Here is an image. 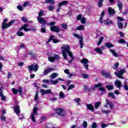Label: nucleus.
<instances>
[{
  "mask_svg": "<svg viewBox=\"0 0 128 128\" xmlns=\"http://www.w3.org/2000/svg\"><path fill=\"white\" fill-rule=\"evenodd\" d=\"M50 30L52 32H60V28L56 26H52L50 27Z\"/></svg>",
  "mask_w": 128,
  "mask_h": 128,
  "instance_id": "nucleus-15",
  "label": "nucleus"
},
{
  "mask_svg": "<svg viewBox=\"0 0 128 128\" xmlns=\"http://www.w3.org/2000/svg\"><path fill=\"white\" fill-rule=\"evenodd\" d=\"M40 92L42 94V96H44L45 94H52V90H44L42 89L40 90Z\"/></svg>",
  "mask_w": 128,
  "mask_h": 128,
  "instance_id": "nucleus-14",
  "label": "nucleus"
},
{
  "mask_svg": "<svg viewBox=\"0 0 128 128\" xmlns=\"http://www.w3.org/2000/svg\"><path fill=\"white\" fill-rule=\"evenodd\" d=\"M68 4V1H62V2H60L58 4V6L59 8L62 6H66Z\"/></svg>",
  "mask_w": 128,
  "mask_h": 128,
  "instance_id": "nucleus-23",
  "label": "nucleus"
},
{
  "mask_svg": "<svg viewBox=\"0 0 128 128\" xmlns=\"http://www.w3.org/2000/svg\"><path fill=\"white\" fill-rule=\"evenodd\" d=\"M50 82L52 84H58V80H50Z\"/></svg>",
  "mask_w": 128,
  "mask_h": 128,
  "instance_id": "nucleus-44",
  "label": "nucleus"
},
{
  "mask_svg": "<svg viewBox=\"0 0 128 128\" xmlns=\"http://www.w3.org/2000/svg\"><path fill=\"white\" fill-rule=\"evenodd\" d=\"M37 20L38 24H42L41 26L42 28V26H44V24H46V20L44 19V18L37 17Z\"/></svg>",
  "mask_w": 128,
  "mask_h": 128,
  "instance_id": "nucleus-7",
  "label": "nucleus"
},
{
  "mask_svg": "<svg viewBox=\"0 0 128 128\" xmlns=\"http://www.w3.org/2000/svg\"><path fill=\"white\" fill-rule=\"evenodd\" d=\"M60 98L61 100V98H66V96H64V94L62 92H60Z\"/></svg>",
  "mask_w": 128,
  "mask_h": 128,
  "instance_id": "nucleus-38",
  "label": "nucleus"
},
{
  "mask_svg": "<svg viewBox=\"0 0 128 128\" xmlns=\"http://www.w3.org/2000/svg\"><path fill=\"white\" fill-rule=\"evenodd\" d=\"M101 126H102V128H105L108 126V124L102 123L101 125Z\"/></svg>",
  "mask_w": 128,
  "mask_h": 128,
  "instance_id": "nucleus-60",
  "label": "nucleus"
},
{
  "mask_svg": "<svg viewBox=\"0 0 128 128\" xmlns=\"http://www.w3.org/2000/svg\"><path fill=\"white\" fill-rule=\"evenodd\" d=\"M91 127L92 128H98V124H96V122H94L92 124Z\"/></svg>",
  "mask_w": 128,
  "mask_h": 128,
  "instance_id": "nucleus-59",
  "label": "nucleus"
},
{
  "mask_svg": "<svg viewBox=\"0 0 128 128\" xmlns=\"http://www.w3.org/2000/svg\"><path fill=\"white\" fill-rule=\"evenodd\" d=\"M82 76L83 78L86 80L87 78H90V76L88 74H82Z\"/></svg>",
  "mask_w": 128,
  "mask_h": 128,
  "instance_id": "nucleus-37",
  "label": "nucleus"
},
{
  "mask_svg": "<svg viewBox=\"0 0 128 128\" xmlns=\"http://www.w3.org/2000/svg\"><path fill=\"white\" fill-rule=\"evenodd\" d=\"M0 118L1 120H2L3 122H6V117L4 116V115H2L0 117Z\"/></svg>",
  "mask_w": 128,
  "mask_h": 128,
  "instance_id": "nucleus-63",
  "label": "nucleus"
},
{
  "mask_svg": "<svg viewBox=\"0 0 128 128\" xmlns=\"http://www.w3.org/2000/svg\"><path fill=\"white\" fill-rule=\"evenodd\" d=\"M17 8L20 10V12H22L24 10V8H22V6L20 5H18L17 6Z\"/></svg>",
  "mask_w": 128,
  "mask_h": 128,
  "instance_id": "nucleus-48",
  "label": "nucleus"
},
{
  "mask_svg": "<svg viewBox=\"0 0 128 128\" xmlns=\"http://www.w3.org/2000/svg\"><path fill=\"white\" fill-rule=\"evenodd\" d=\"M14 110L16 114H17V116H18V114H20V106L16 105V106H15V107L14 108Z\"/></svg>",
  "mask_w": 128,
  "mask_h": 128,
  "instance_id": "nucleus-22",
  "label": "nucleus"
},
{
  "mask_svg": "<svg viewBox=\"0 0 128 128\" xmlns=\"http://www.w3.org/2000/svg\"><path fill=\"white\" fill-rule=\"evenodd\" d=\"M100 86H102V83H99L94 86V88H100Z\"/></svg>",
  "mask_w": 128,
  "mask_h": 128,
  "instance_id": "nucleus-53",
  "label": "nucleus"
},
{
  "mask_svg": "<svg viewBox=\"0 0 128 128\" xmlns=\"http://www.w3.org/2000/svg\"><path fill=\"white\" fill-rule=\"evenodd\" d=\"M60 48L62 49V52L64 60H68V54L71 58L72 60H69V64H72L74 60V56L72 52L70 51V46L68 44H64Z\"/></svg>",
  "mask_w": 128,
  "mask_h": 128,
  "instance_id": "nucleus-1",
  "label": "nucleus"
},
{
  "mask_svg": "<svg viewBox=\"0 0 128 128\" xmlns=\"http://www.w3.org/2000/svg\"><path fill=\"white\" fill-rule=\"evenodd\" d=\"M52 70H54V69L52 68H48L46 70H44L43 72V76H46V74H48L50 72H52Z\"/></svg>",
  "mask_w": 128,
  "mask_h": 128,
  "instance_id": "nucleus-11",
  "label": "nucleus"
},
{
  "mask_svg": "<svg viewBox=\"0 0 128 128\" xmlns=\"http://www.w3.org/2000/svg\"><path fill=\"white\" fill-rule=\"evenodd\" d=\"M16 34L17 36H24V32H22V30H20V28L17 32Z\"/></svg>",
  "mask_w": 128,
  "mask_h": 128,
  "instance_id": "nucleus-28",
  "label": "nucleus"
},
{
  "mask_svg": "<svg viewBox=\"0 0 128 128\" xmlns=\"http://www.w3.org/2000/svg\"><path fill=\"white\" fill-rule=\"evenodd\" d=\"M84 28V26L83 25H80L79 26L76 28V30H82Z\"/></svg>",
  "mask_w": 128,
  "mask_h": 128,
  "instance_id": "nucleus-34",
  "label": "nucleus"
},
{
  "mask_svg": "<svg viewBox=\"0 0 128 128\" xmlns=\"http://www.w3.org/2000/svg\"><path fill=\"white\" fill-rule=\"evenodd\" d=\"M56 112H57V114H59V116H66V113H64V111L61 108H57L56 110Z\"/></svg>",
  "mask_w": 128,
  "mask_h": 128,
  "instance_id": "nucleus-10",
  "label": "nucleus"
},
{
  "mask_svg": "<svg viewBox=\"0 0 128 128\" xmlns=\"http://www.w3.org/2000/svg\"><path fill=\"white\" fill-rule=\"evenodd\" d=\"M58 76V73L54 72L52 74V75H50V78H56Z\"/></svg>",
  "mask_w": 128,
  "mask_h": 128,
  "instance_id": "nucleus-35",
  "label": "nucleus"
},
{
  "mask_svg": "<svg viewBox=\"0 0 128 128\" xmlns=\"http://www.w3.org/2000/svg\"><path fill=\"white\" fill-rule=\"evenodd\" d=\"M102 74L103 76H104L106 78H112V76H110V74L108 72L106 73V72H102Z\"/></svg>",
  "mask_w": 128,
  "mask_h": 128,
  "instance_id": "nucleus-30",
  "label": "nucleus"
},
{
  "mask_svg": "<svg viewBox=\"0 0 128 128\" xmlns=\"http://www.w3.org/2000/svg\"><path fill=\"white\" fill-rule=\"evenodd\" d=\"M54 35H52L50 36V40H48V42H50V40H53V42L54 44H58V42H60V40H56V39H54Z\"/></svg>",
  "mask_w": 128,
  "mask_h": 128,
  "instance_id": "nucleus-17",
  "label": "nucleus"
},
{
  "mask_svg": "<svg viewBox=\"0 0 128 128\" xmlns=\"http://www.w3.org/2000/svg\"><path fill=\"white\" fill-rule=\"evenodd\" d=\"M86 108L88 110H91L93 112H94V106H92V104H88L86 105Z\"/></svg>",
  "mask_w": 128,
  "mask_h": 128,
  "instance_id": "nucleus-20",
  "label": "nucleus"
},
{
  "mask_svg": "<svg viewBox=\"0 0 128 128\" xmlns=\"http://www.w3.org/2000/svg\"><path fill=\"white\" fill-rule=\"evenodd\" d=\"M108 12L110 16H114V10L112 9L111 7L108 8Z\"/></svg>",
  "mask_w": 128,
  "mask_h": 128,
  "instance_id": "nucleus-24",
  "label": "nucleus"
},
{
  "mask_svg": "<svg viewBox=\"0 0 128 128\" xmlns=\"http://www.w3.org/2000/svg\"><path fill=\"white\" fill-rule=\"evenodd\" d=\"M118 42L120 44H126V40H124V39H120L118 40Z\"/></svg>",
  "mask_w": 128,
  "mask_h": 128,
  "instance_id": "nucleus-61",
  "label": "nucleus"
},
{
  "mask_svg": "<svg viewBox=\"0 0 128 128\" xmlns=\"http://www.w3.org/2000/svg\"><path fill=\"white\" fill-rule=\"evenodd\" d=\"M106 48L105 46H102L101 48L98 47L96 48H94V52H98V54H102V50Z\"/></svg>",
  "mask_w": 128,
  "mask_h": 128,
  "instance_id": "nucleus-13",
  "label": "nucleus"
},
{
  "mask_svg": "<svg viewBox=\"0 0 128 128\" xmlns=\"http://www.w3.org/2000/svg\"><path fill=\"white\" fill-rule=\"evenodd\" d=\"M82 126L84 128H88V122H86V121H84L82 124Z\"/></svg>",
  "mask_w": 128,
  "mask_h": 128,
  "instance_id": "nucleus-52",
  "label": "nucleus"
},
{
  "mask_svg": "<svg viewBox=\"0 0 128 128\" xmlns=\"http://www.w3.org/2000/svg\"><path fill=\"white\" fill-rule=\"evenodd\" d=\"M74 36L75 38H79V40H82V36L78 35V34H74Z\"/></svg>",
  "mask_w": 128,
  "mask_h": 128,
  "instance_id": "nucleus-50",
  "label": "nucleus"
},
{
  "mask_svg": "<svg viewBox=\"0 0 128 128\" xmlns=\"http://www.w3.org/2000/svg\"><path fill=\"white\" fill-rule=\"evenodd\" d=\"M74 102H76L78 106H80V98H75L74 99Z\"/></svg>",
  "mask_w": 128,
  "mask_h": 128,
  "instance_id": "nucleus-47",
  "label": "nucleus"
},
{
  "mask_svg": "<svg viewBox=\"0 0 128 128\" xmlns=\"http://www.w3.org/2000/svg\"><path fill=\"white\" fill-rule=\"evenodd\" d=\"M36 112H38V108H36V106H35L30 116V118H31L33 122H36V118L34 117V116H36Z\"/></svg>",
  "mask_w": 128,
  "mask_h": 128,
  "instance_id": "nucleus-3",
  "label": "nucleus"
},
{
  "mask_svg": "<svg viewBox=\"0 0 128 128\" xmlns=\"http://www.w3.org/2000/svg\"><path fill=\"white\" fill-rule=\"evenodd\" d=\"M81 22L83 24H86V18H81Z\"/></svg>",
  "mask_w": 128,
  "mask_h": 128,
  "instance_id": "nucleus-62",
  "label": "nucleus"
},
{
  "mask_svg": "<svg viewBox=\"0 0 128 128\" xmlns=\"http://www.w3.org/2000/svg\"><path fill=\"white\" fill-rule=\"evenodd\" d=\"M45 4H54V0H46L45 2Z\"/></svg>",
  "mask_w": 128,
  "mask_h": 128,
  "instance_id": "nucleus-40",
  "label": "nucleus"
},
{
  "mask_svg": "<svg viewBox=\"0 0 128 128\" xmlns=\"http://www.w3.org/2000/svg\"><path fill=\"white\" fill-rule=\"evenodd\" d=\"M81 64H83V66L86 70H88V60L86 58H84L82 60H80Z\"/></svg>",
  "mask_w": 128,
  "mask_h": 128,
  "instance_id": "nucleus-6",
  "label": "nucleus"
},
{
  "mask_svg": "<svg viewBox=\"0 0 128 128\" xmlns=\"http://www.w3.org/2000/svg\"><path fill=\"white\" fill-rule=\"evenodd\" d=\"M58 58H60V56L56 54H55L53 57H48V60L49 62H54L56 60H58Z\"/></svg>",
  "mask_w": 128,
  "mask_h": 128,
  "instance_id": "nucleus-12",
  "label": "nucleus"
},
{
  "mask_svg": "<svg viewBox=\"0 0 128 128\" xmlns=\"http://www.w3.org/2000/svg\"><path fill=\"white\" fill-rule=\"evenodd\" d=\"M72 88H74V85L71 84L69 86V87L68 88L67 90H70Z\"/></svg>",
  "mask_w": 128,
  "mask_h": 128,
  "instance_id": "nucleus-55",
  "label": "nucleus"
},
{
  "mask_svg": "<svg viewBox=\"0 0 128 128\" xmlns=\"http://www.w3.org/2000/svg\"><path fill=\"white\" fill-rule=\"evenodd\" d=\"M124 72H126V70L122 69L120 71H119L118 73H117L116 72H115L114 74H116V76H118V78L122 79L124 78V77H122V74H124Z\"/></svg>",
  "mask_w": 128,
  "mask_h": 128,
  "instance_id": "nucleus-5",
  "label": "nucleus"
},
{
  "mask_svg": "<svg viewBox=\"0 0 128 128\" xmlns=\"http://www.w3.org/2000/svg\"><path fill=\"white\" fill-rule=\"evenodd\" d=\"M114 85L116 88L120 89V87L122 86V82L119 80H116L114 82Z\"/></svg>",
  "mask_w": 128,
  "mask_h": 128,
  "instance_id": "nucleus-19",
  "label": "nucleus"
},
{
  "mask_svg": "<svg viewBox=\"0 0 128 128\" xmlns=\"http://www.w3.org/2000/svg\"><path fill=\"white\" fill-rule=\"evenodd\" d=\"M104 23L106 24V26H110V24H112V20H104Z\"/></svg>",
  "mask_w": 128,
  "mask_h": 128,
  "instance_id": "nucleus-29",
  "label": "nucleus"
},
{
  "mask_svg": "<svg viewBox=\"0 0 128 128\" xmlns=\"http://www.w3.org/2000/svg\"><path fill=\"white\" fill-rule=\"evenodd\" d=\"M105 46L108 48H114V44H110L108 42H106Z\"/></svg>",
  "mask_w": 128,
  "mask_h": 128,
  "instance_id": "nucleus-33",
  "label": "nucleus"
},
{
  "mask_svg": "<svg viewBox=\"0 0 128 128\" xmlns=\"http://www.w3.org/2000/svg\"><path fill=\"white\" fill-rule=\"evenodd\" d=\"M28 56H36V53L30 52L28 53Z\"/></svg>",
  "mask_w": 128,
  "mask_h": 128,
  "instance_id": "nucleus-58",
  "label": "nucleus"
},
{
  "mask_svg": "<svg viewBox=\"0 0 128 128\" xmlns=\"http://www.w3.org/2000/svg\"><path fill=\"white\" fill-rule=\"evenodd\" d=\"M102 104V102H96L94 104V108L96 110H98V108H99V106Z\"/></svg>",
  "mask_w": 128,
  "mask_h": 128,
  "instance_id": "nucleus-36",
  "label": "nucleus"
},
{
  "mask_svg": "<svg viewBox=\"0 0 128 128\" xmlns=\"http://www.w3.org/2000/svg\"><path fill=\"white\" fill-rule=\"evenodd\" d=\"M61 26H62L64 30H66V28H68V24L63 23L61 24Z\"/></svg>",
  "mask_w": 128,
  "mask_h": 128,
  "instance_id": "nucleus-45",
  "label": "nucleus"
},
{
  "mask_svg": "<svg viewBox=\"0 0 128 128\" xmlns=\"http://www.w3.org/2000/svg\"><path fill=\"white\" fill-rule=\"evenodd\" d=\"M102 2H104V0H99L98 2V6L99 8H102Z\"/></svg>",
  "mask_w": 128,
  "mask_h": 128,
  "instance_id": "nucleus-46",
  "label": "nucleus"
},
{
  "mask_svg": "<svg viewBox=\"0 0 128 128\" xmlns=\"http://www.w3.org/2000/svg\"><path fill=\"white\" fill-rule=\"evenodd\" d=\"M14 22V20H12L9 22L8 24H2V30H6L8 28H10L11 26H12V24Z\"/></svg>",
  "mask_w": 128,
  "mask_h": 128,
  "instance_id": "nucleus-9",
  "label": "nucleus"
},
{
  "mask_svg": "<svg viewBox=\"0 0 128 128\" xmlns=\"http://www.w3.org/2000/svg\"><path fill=\"white\" fill-rule=\"evenodd\" d=\"M28 24H25L20 28V30H24V32H30V29L28 28Z\"/></svg>",
  "mask_w": 128,
  "mask_h": 128,
  "instance_id": "nucleus-16",
  "label": "nucleus"
},
{
  "mask_svg": "<svg viewBox=\"0 0 128 128\" xmlns=\"http://www.w3.org/2000/svg\"><path fill=\"white\" fill-rule=\"evenodd\" d=\"M106 104L104 105V107L108 108V106L109 105L110 110H113L114 108V103L110 101V100L108 99H106Z\"/></svg>",
  "mask_w": 128,
  "mask_h": 128,
  "instance_id": "nucleus-8",
  "label": "nucleus"
},
{
  "mask_svg": "<svg viewBox=\"0 0 128 128\" xmlns=\"http://www.w3.org/2000/svg\"><path fill=\"white\" fill-rule=\"evenodd\" d=\"M118 66H119L118 62L116 63L114 65L113 68L114 70H116V68H118Z\"/></svg>",
  "mask_w": 128,
  "mask_h": 128,
  "instance_id": "nucleus-56",
  "label": "nucleus"
},
{
  "mask_svg": "<svg viewBox=\"0 0 128 128\" xmlns=\"http://www.w3.org/2000/svg\"><path fill=\"white\" fill-rule=\"evenodd\" d=\"M28 68L29 72L32 73V72H38V65L34 64L32 65H28Z\"/></svg>",
  "mask_w": 128,
  "mask_h": 128,
  "instance_id": "nucleus-2",
  "label": "nucleus"
},
{
  "mask_svg": "<svg viewBox=\"0 0 128 128\" xmlns=\"http://www.w3.org/2000/svg\"><path fill=\"white\" fill-rule=\"evenodd\" d=\"M104 12H102L101 13V15H100V20H99L100 24H102V18H104Z\"/></svg>",
  "mask_w": 128,
  "mask_h": 128,
  "instance_id": "nucleus-32",
  "label": "nucleus"
},
{
  "mask_svg": "<svg viewBox=\"0 0 128 128\" xmlns=\"http://www.w3.org/2000/svg\"><path fill=\"white\" fill-rule=\"evenodd\" d=\"M12 92L14 94H16L18 92H19V94L20 96H22V86H20L18 90L15 88H12Z\"/></svg>",
  "mask_w": 128,
  "mask_h": 128,
  "instance_id": "nucleus-4",
  "label": "nucleus"
},
{
  "mask_svg": "<svg viewBox=\"0 0 128 128\" xmlns=\"http://www.w3.org/2000/svg\"><path fill=\"white\" fill-rule=\"evenodd\" d=\"M110 52H112V55L115 56V58H118V54H117L116 52V50H114L110 49Z\"/></svg>",
  "mask_w": 128,
  "mask_h": 128,
  "instance_id": "nucleus-26",
  "label": "nucleus"
},
{
  "mask_svg": "<svg viewBox=\"0 0 128 128\" xmlns=\"http://www.w3.org/2000/svg\"><path fill=\"white\" fill-rule=\"evenodd\" d=\"M44 16V11L41 10L38 13V18H42Z\"/></svg>",
  "mask_w": 128,
  "mask_h": 128,
  "instance_id": "nucleus-57",
  "label": "nucleus"
},
{
  "mask_svg": "<svg viewBox=\"0 0 128 128\" xmlns=\"http://www.w3.org/2000/svg\"><path fill=\"white\" fill-rule=\"evenodd\" d=\"M2 88H4L2 87H0V96L1 98V100L3 101L6 100V96H4V94H2Z\"/></svg>",
  "mask_w": 128,
  "mask_h": 128,
  "instance_id": "nucleus-18",
  "label": "nucleus"
},
{
  "mask_svg": "<svg viewBox=\"0 0 128 128\" xmlns=\"http://www.w3.org/2000/svg\"><path fill=\"white\" fill-rule=\"evenodd\" d=\"M108 96H109L112 98H116V97L114 96V93H109Z\"/></svg>",
  "mask_w": 128,
  "mask_h": 128,
  "instance_id": "nucleus-64",
  "label": "nucleus"
},
{
  "mask_svg": "<svg viewBox=\"0 0 128 128\" xmlns=\"http://www.w3.org/2000/svg\"><path fill=\"white\" fill-rule=\"evenodd\" d=\"M117 4L119 8V10H122V6H124V4H122V2H118Z\"/></svg>",
  "mask_w": 128,
  "mask_h": 128,
  "instance_id": "nucleus-25",
  "label": "nucleus"
},
{
  "mask_svg": "<svg viewBox=\"0 0 128 128\" xmlns=\"http://www.w3.org/2000/svg\"><path fill=\"white\" fill-rule=\"evenodd\" d=\"M22 22H25V23H26L28 22V19L26 18L24 16H22Z\"/></svg>",
  "mask_w": 128,
  "mask_h": 128,
  "instance_id": "nucleus-54",
  "label": "nucleus"
},
{
  "mask_svg": "<svg viewBox=\"0 0 128 128\" xmlns=\"http://www.w3.org/2000/svg\"><path fill=\"white\" fill-rule=\"evenodd\" d=\"M102 112H104V114H108L110 113V110H102Z\"/></svg>",
  "mask_w": 128,
  "mask_h": 128,
  "instance_id": "nucleus-49",
  "label": "nucleus"
},
{
  "mask_svg": "<svg viewBox=\"0 0 128 128\" xmlns=\"http://www.w3.org/2000/svg\"><path fill=\"white\" fill-rule=\"evenodd\" d=\"M106 88H108V90H114V86L112 85H107Z\"/></svg>",
  "mask_w": 128,
  "mask_h": 128,
  "instance_id": "nucleus-39",
  "label": "nucleus"
},
{
  "mask_svg": "<svg viewBox=\"0 0 128 128\" xmlns=\"http://www.w3.org/2000/svg\"><path fill=\"white\" fill-rule=\"evenodd\" d=\"M34 100H36V102H38V92H36L35 95Z\"/></svg>",
  "mask_w": 128,
  "mask_h": 128,
  "instance_id": "nucleus-51",
  "label": "nucleus"
},
{
  "mask_svg": "<svg viewBox=\"0 0 128 128\" xmlns=\"http://www.w3.org/2000/svg\"><path fill=\"white\" fill-rule=\"evenodd\" d=\"M79 42H80V48H84V42L82 41V39L80 40Z\"/></svg>",
  "mask_w": 128,
  "mask_h": 128,
  "instance_id": "nucleus-42",
  "label": "nucleus"
},
{
  "mask_svg": "<svg viewBox=\"0 0 128 128\" xmlns=\"http://www.w3.org/2000/svg\"><path fill=\"white\" fill-rule=\"evenodd\" d=\"M104 36H101L99 38V40H98V42H97V45L100 46V44H102V42L104 41Z\"/></svg>",
  "mask_w": 128,
  "mask_h": 128,
  "instance_id": "nucleus-31",
  "label": "nucleus"
},
{
  "mask_svg": "<svg viewBox=\"0 0 128 128\" xmlns=\"http://www.w3.org/2000/svg\"><path fill=\"white\" fill-rule=\"evenodd\" d=\"M84 90H86L87 92H92V90H94V87L88 88L86 85H84Z\"/></svg>",
  "mask_w": 128,
  "mask_h": 128,
  "instance_id": "nucleus-21",
  "label": "nucleus"
},
{
  "mask_svg": "<svg viewBox=\"0 0 128 128\" xmlns=\"http://www.w3.org/2000/svg\"><path fill=\"white\" fill-rule=\"evenodd\" d=\"M46 116L42 117L40 120V124L44 122H46Z\"/></svg>",
  "mask_w": 128,
  "mask_h": 128,
  "instance_id": "nucleus-43",
  "label": "nucleus"
},
{
  "mask_svg": "<svg viewBox=\"0 0 128 128\" xmlns=\"http://www.w3.org/2000/svg\"><path fill=\"white\" fill-rule=\"evenodd\" d=\"M118 28H120V30H122V23L120 22H118Z\"/></svg>",
  "mask_w": 128,
  "mask_h": 128,
  "instance_id": "nucleus-41",
  "label": "nucleus"
},
{
  "mask_svg": "<svg viewBox=\"0 0 128 128\" xmlns=\"http://www.w3.org/2000/svg\"><path fill=\"white\" fill-rule=\"evenodd\" d=\"M45 128H56L52 124V123H48L46 124Z\"/></svg>",
  "mask_w": 128,
  "mask_h": 128,
  "instance_id": "nucleus-27",
  "label": "nucleus"
}]
</instances>
